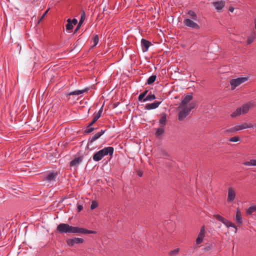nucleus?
<instances>
[{
	"label": "nucleus",
	"mask_w": 256,
	"mask_h": 256,
	"mask_svg": "<svg viewBox=\"0 0 256 256\" xmlns=\"http://www.w3.org/2000/svg\"><path fill=\"white\" fill-rule=\"evenodd\" d=\"M138 176H142V172H138Z\"/></svg>",
	"instance_id": "obj_46"
},
{
	"label": "nucleus",
	"mask_w": 256,
	"mask_h": 256,
	"mask_svg": "<svg viewBox=\"0 0 256 256\" xmlns=\"http://www.w3.org/2000/svg\"><path fill=\"white\" fill-rule=\"evenodd\" d=\"M212 4L218 12H220L225 6V2L224 0H220L213 2Z\"/></svg>",
	"instance_id": "obj_9"
},
{
	"label": "nucleus",
	"mask_w": 256,
	"mask_h": 256,
	"mask_svg": "<svg viewBox=\"0 0 256 256\" xmlns=\"http://www.w3.org/2000/svg\"><path fill=\"white\" fill-rule=\"evenodd\" d=\"M160 103L161 102H155L152 104H146V108L148 110L156 108L159 106Z\"/></svg>",
	"instance_id": "obj_13"
},
{
	"label": "nucleus",
	"mask_w": 256,
	"mask_h": 256,
	"mask_svg": "<svg viewBox=\"0 0 256 256\" xmlns=\"http://www.w3.org/2000/svg\"><path fill=\"white\" fill-rule=\"evenodd\" d=\"M254 104L251 102H247L241 107L238 108L230 116L232 118H236L240 114H243L247 113L248 110L253 107Z\"/></svg>",
	"instance_id": "obj_3"
},
{
	"label": "nucleus",
	"mask_w": 256,
	"mask_h": 256,
	"mask_svg": "<svg viewBox=\"0 0 256 256\" xmlns=\"http://www.w3.org/2000/svg\"><path fill=\"white\" fill-rule=\"evenodd\" d=\"M156 99V96L154 94H152L150 92L148 95H147L146 98L144 99L143 101H152Z\"/></svg>",
	"instance_id": "obj_22"
},
{
	"label": "nucleus",
	"mask_w": 256,
	"mask_h": 256,
	"mask_svg": "<svg viewBox=\"0 0 256 256\" xmlns=\"http://www.w3.org/2000/svg\"><path fill=\"white\" fill-rule=\"evenodd\" d=\"M88 91L87 88H85L82 90H76L68 94V96L71 95H80L83 94L84 92Z\"/></svg>",
	"instance_id": "obj_19"
},
{
	"label": "nucleus",
	"mask_w": 256,
	"mask_h": 256,
	"mask_svg": "<svg viewBox=\"0 0 256 256\" xmlns=\"http://www.w3.org/2000/svg\"><path fill=\"white\" fill-rule=\"evenodd\" d=\"M238 128L236 126L232 127L231 128H230L228 129H227L224 130V134H228L231 132H238Z\"/></svg>",
	"instance_id": "obj_24"
},
{
	"label": "nucleus",
	"mask_w": 256,
	"mask_h": 256,
	"mask_svg": "<svg viewBox=\"0 0 256 256\" xmlns=\"http://www.w3.org/2000/svg\"><path fill=\"white\" fill-rule=\"evenodd\" d=\"M148 92V90H145L144 92H143L142 93L140 94L139 95L138 98V100L141 101L142 100H144V99L146 96V94H147Z\"/></svg>",
	"instance_id": "obj_30"
},
{
	"label": "nucleus",
	"mask_w": 256,
	"mask_h": 256,
	"mask_svg": "<svg viewBox=\"0 0 256 256\" xmlns=\"http://www.w3.org/2000/svg\"><path fill=\"white\" fill-rule=\"evenodd\" d=\"M248 80V78L246 77L238 78L235 79H232L230 80V84L232 89L234 90L236 87L246 82Z\"/></svg>",
	"instance_id": "obj_5"
},
{
	"label": "nucleus",
	"mask_w": 256,
	"mask_h": 256,
	"mask_svg": "<svg viewBox=\"0 0 256 256\" xmlns=\"http://www.w3.org/2000/svg\"><path fill=\"white\" fill-rule=\"evenodd\" d=\"M114 152V148L111 146L104 148L96 152L93 156V160L98 162L101 160L104 156L107 155L112 156Z\"/></svg>",
	"instance_id": "obj_2"
},
{
	"label": "nucleus",
	"mask_w": 256,
	"mask_h": 256,
	"mask_svg": "<svg viewBox=\"0 0 256 256\" xmlns=\"http://www.w3.org/2000/svg\"><path fill=\"white\" fill-rule=\"evenodd\" d=\"M204 234H205V228H204V226H203L201 228L200 232L198 234V236L196 240V244H199L202 242L203 239L204 237Z\"/></svg>",
	"instance_id": "obj_10"
},
{
	"label": "nucleus",
	"mask_w": 256,
	"mask_h": 256,
	"mask_svg": "<svg viewBox=\"0 0 256 256\" xmlns=\"http://www.w3.org/2000/svg\"><path fill=\"white\" fill-rule=\"evenodd\" d=\"M141 44H142V51L144 52H146L148 51V48L151 45L150 42L149 41H148L144 39H142L141 40Z\"/></svg>",
	"instance_id": "obj_12"
},
{
	"label": "nucleus",
	"mask_w": 256,
	"mask_h": 256,
	"mask_svg": "<svg viewBox=\"0 0 256 256\" xmlns=\"http://www.w3.org/2000/svg\"><path fill=\"white\" fill-rule=\"evenodd\" d=\"M214 216L218 220L223 222L224 220L225 219L223 217H222V216H220V215L219 214H214Z\"/></svg>",
	"instance_id": "obj_33"
},
{
	"label": "nucleus",
	"mask_w": 256,
	"mask_h": 256,
	"mask_svg": "<svg viewBox=\"0 0 256 256\" xmlns=\"http://www.w3.org/2000/svg\"><path fill=\"white\" fill-rule=\"evenodd\" d=\"M166 115L165 114H162L161 118L159 120V123L161 126H164L166 124Z\"/></svg>",
	"instance_id": "obj_21"
},
{
	"label": "nucleus",
	"mask_w": 256,
	"mask_h": 256,
	"mask_svg": "<svg viewBox=\"0 0 256 256\" xmlns=\"http://www.w3.org/2000/svg\"><path fill=\"white\" fill-rule=\"evenodd\" d=\"M82 158L81 157L76 158L70 162V166H78L82 162Z\"/></svg>",
	"instance_id": "obj_15"
},
{
	"label": "nucleus",
	"mask_w": 256,
	"mask_h": 256,
	"mask_svg": "<svg viewBox=\"0 0 256 256\" xmlns=\"http://www.w3.org/2000/svg\"><path fill=\"white\" fill-rule=\"evenodd\" d=\"M71 22H72V24L76 25L77 24L78 21L76 18H74L72 20V21H71Z\"/></svg>",
	"instance_id": "obj_42"
},
{
	"label": "nucleus",
	"mask_w": 256,
	"mask_h": 256,
	"mask_svg": "<svg viewBox=\"0 0 256 256\" xmlns=\"http://www.w3.org/2000/svg\"><path fill=\"white\" fill-rule=\"evenodd\" d=\"M82 208H83V207H82V206H81V205H78V212L81 211V210H82Z\"/></svg>",
	"instance_id": "obj_43"
},
{
	"label": "nucleus",
	"mask_w": 256,
	"mask_h": 256,
	"mask_svg": "<svg viewBox=\"0 0 256 256\" xmlns=\"http://www.w3.org/2000/svg\"><path fill=\"white\" fill-rule=\"evenodd\" d=\"M222 223L228 228H229V227L234 228L235 229L234 232H236L237 228H236V226L234 224L231 222H230L228 220L226 219H224Z\"/></svg>",
	"instance_id": "obj_18"
},
{
	"label": "nucleus",
	"mask_w": 256,
	"mask_h": 256,
	"mask_svg": "<svg viewBox=\"0 0 256 256\" xmlns=\"http://www.w3.org/2000/svg\"><path fill=\"white\" fill-rule=\"evenodd\" d=\"M243 164L246 166H256V160H250V161L244 162Z\"/></svg>",
	"instance_id": "obj_25"
},
{
	"label": "nucleus",
	"mask_w": 256,
	"mask_h": 256,
	"mask_svg": "<svg viewBox=\"0 0 256 256\" xmlns=\"http://www.w3.org/2000/svg\"><path fill=\"white\" fill-rule=\"evenodd\" d=\"M195 106V102H192L189 104L188 106H182V108H180L182 109V110L179 112L178 120H182L185 118L186 116H188L190 110L194 108Z\"/></svg>",
	"instance_id": "obj_4"
},
{
	"label": "nucleus",
	"mask_w": 256,
	"mask_h": 256,
	"mask_svg": "<svg viewBox=\"0 0 256 256\" xmlns=\"http://www.w3.org/2000/svg\"><path fill=\"white\" fill-rule=\"evenodd\" d=\"M192 99V95H186L182 100L180 108H182V106H188V104L190 101Z\"/></svg>",
	"instance_id": "obj_11"
},
{
	"label": "nucleus",
	"mask_w": 256,
	"mask_h": 256,
	"mask_svg": "<svg viewBox=\"0 0 256 256\" xmlns=\"http://www.w3.org/2000/svg\"><path fill=\"white\" fill-rule=\"evenodd\" d=\"M256 211V206H252L246 210V215H250L254 212Z\"/></svg>",
	"instance_id": "obj_23"
},
{
	"label": "nucleus",
	"mask_w": 256,
	"mask_h": 256,
	"mask_svg": "<svg viewBox=\"0 0 256 256\" xmlns=\"http://www.w3.org/2000/svg\"><path fill=\"white\" fill-rule=\"evenodd\" d=\"M84 240L78 238H74L72 239H68L66 240L67 244L70 246H73L74 244H82Z\"/></svg>",
	"instance_id": "obj_8"
},
{
	"label": "nucleus",
	"mask_w": 256,
	"mask_h": 256,
	"mask_svg": "<svg viewBox=\"0 0 256 256\" xmlns=\"http://www.w3.org/2000/svg\"><path fill=\"white\" fill-rule=\"evenodd\" d=\"M85 18H86L85 13L84 12H83L81 15L80 20L79 22L80 24H82L83 23V22H84V20H85Z\"/></svg>",
	"instance_id": "obj_36"
},
{
	"label": "nucleus",
	"mask_w": 256,
	"mask_h": 256,
	"mask_svg": "<svg viewBox=\"0 0 256 256\" xmlns=\"http://www.w3.org/2000/svg\"><path fill=\"white\" fill-rule=\"evenodd\" d=\"M256 128V124L246 123V128Z\"/></svg>",
	"instance_id": "obj_35"
},
{
	"label": "nucleus",
	"mask_w": 256,
	"mask_h": 256,
	"mask_svg": "<svg viewBox=\"0 0 256 256\" xmlns=\"http://www.w3.org/2000/svg\"><path fill=\"white\" fill-rule=\"evenodd\" d=\"M236 198V190L232 187H230L228 188L227 202H230L234 200Z\"/></svg>",
	"instance_id": "obj_6"
},
{
	"label": "nucleus",
	"mask_w": 256,
	"mask_h": 256,
	"mask_svg": "<svg viewBox=\"0 0 256 256\" xmlns=\"http://www.w3.org/2000/svg\"><path fill=\"white\" fill-rule=\"evenodd\" d=\"M92 42H93V46H95L98 42V35H95L94 36Z\"/></svg>",
	"instance_id": "obj_32"
},
{
	"label": "nucleus",
	"mask_w": 256,
	"mask_h": 256,
	"mask_svg": "<svg viewBox=\"0 0 256 256\" xmlns=\"http://www.w3.org/2000/svg\"><path fill=\"white\" fill-rule=\"evenodd\" d=\"M240 138L238 136H234L230 138V141L232 142H236L239 140Z\"/></svg>",
	"instance_id": "obj_38"
},
{
	"label": "nucleus",
	"mask_w": 256,
	"mask_h": 256,
	"mask_svg": "<svg viewBox=\"0 0 256 256\" xmlns=\"http://www.w3.org/2000/svg\"><path fill=\"white\" fill-rule=\"evenodd\" d=\"M255 28L256 30V19L254 20Z\"/></svg>",
	"instance_id": "obj_47"
},
{
	"label": "nucleus",
	"mask_w": 256,
	"mask_h": 256,
	"mask_svg": "<svg viewBox=\"0 0 256 256\" xmlns=\"http://www.w3.org/2000/svg\"><path fill=\"white\" fill-rule=\"evenodd\" d=\"M238 130H240L246 129V122H242L240 124L236 125Z\"/></svg>",
	"instance_id": "obj_29"
},
{
	"label": "nucleus",
	"mask_w": 256,
	"mask_h": 256,
	"mask_svg": "<svg viewBox=\"0 0 256 256\" xmlns=\"http://www.w3.org/2000/svg\"><path fill=\"white\" fill-rule=\"evenodd\" d=\"M82 24H80V22L78 23V25L77 26V27L76 28V30H74V33H76L78 30V29L80 28V27L81 26Z\"/></svg>",
	"instance_id": "obj_41"
},
{
	"label": "nucleus",
	"mask_w": 256,
	"mask_h": 256,
	"mask_svg": "<svg viewBox=\"0 0 256 256\" xmlns=\"http://www.w3.org/2000/svg\"><path fill=\"white\" fill-rule=\"evenodd\" d=\"M102 112V108L99 110L98 112L95 114L94 116V118H93L92 121L89 124V126L92 125L94 123H95L100 118L101 113Z\"/></svg>",
	"instance_id": "obj_16"
},
{
	"label": "nucleus",
	"mask_w": 256,
	"mask_h": 256,
	"mask_svg": "<svg viewBox=\"0 0 256 256\" xmlns=\"http://www.w3.org/2000/svg\"><path fill=\"white\" fill-rule=\"evenodd\" d=\"M56 230L60 233H80L84 234H95L96 232L88 230L84 228L72 226L67 224H60L56 228Z\"/></svg>",
	"instance_id": "obj_1"
},
{
	"label": "nucleus",
	"mask_w": 256,
	"mask_h": 256,
	"mask_svg": "<svg viewBox=\"0 0 256 256\" xmlns=\"http://www.w3.org/2000/svg\"><path fill=\"white\" fill-rule=\"evenodd\" d=\"M252 41H253V40H252V38H248V44H251V43L252 42Z\"/></svg>",
	"instance_id": "obj_44"
},
{
	"label": "nucleus",
	"mask_w": 256,
	"mask_h": 256,
	"mask_svg": "<svg viewBox=\"0 0 256 256\" xmlns=\"http://www.w3.org/2000/svg\"><path fill=\"white\" fill-rule=\"evenodd\" d=\"M104 132V130H101L100 132L95 134L90 140V143L92 144L98 140Z\"/></svg>",
	"instance_id": "obj_17"
},
{
	"label": "nucleus",
	"mask_w": 256,
	"mask_h": 256,
	"mask_svg": "<svg viewBox=\"0 0 256 256\" xmlns=\"http://www.w3.org/2000/svg\"><path fill=\"white\" fill-rule=\"evenodd\" d=\"M164 128H162V126L161 128H160L157 129V130L156 132V136L157 137H159L162 134L164 133Z\"/></svg>",
	"instance_id": "obj_28"
},
{
	"label": "nucleus",
	"mask_w": 256,
	"mask_h": 256,
	"mask_svg": "<svg viewBox=\"0 0 256 256\" xmlns=\"http://www.w3.org/2000/svg\"><path fill=\"white\" fill-rule=\"evenodd\" d=\"M56 176H57V172L50 173L47 175V176L46 178V180L48 182H52V181H54L56 177Z\"/></svg>",
	"instance_id": "obj_14"
},
{
	"label": "nucleus",
	"mask_w": 256,
	"mask_h": 256,
	"mask_svg": "<svg viewBox=\"0 0 256 256\" xmlns=\"http://www.w3.org/2000/svg\"><path fill=\"white\" fill-rule=\"evenodd\" d=\"M68 24H66V30H70L72 28L73 26L71 22L70 19H68Z\"/></svg>",
	"instance_id": "obj_31"
},
{
	"label": "nucleus",
	"mask_w": 256,
	"mask_h": 256,
	"mask_svg": "<svg viewBox=\"0 0 256 256\" xmlns=\"http://www.w3.org/2000/svg\"><path fill=\"white\" fill-rule=\"evenodd\" d=\"M236 219L238 224H242V221L241 213L240 210L238 209L236 210Z\"/></svg>",
	"instance_id": "obj_20"
},
{
	"label": "nucleus",
	"mask_w": 256,
	"mask_h": 256,
	"mask_svg": "<svg viewBox=\"0 0 256 256\" xmlns=\"http://www.w3.org/2000/svg\"><path fill=\"white\" fill-rule=\"evenodd\" d=\"M184 24L185 26L192 28L198 29L200 28L199 26L196 23L190 18L185 19L184 21Z\"/></svg>",
	"instance_id": "obj_7"
},
{
	"label": "nucleus",
	"mask_w": 256,
	"mask_h": 256,
	"mask_svg": "<svg viewBox=\"0 0 256 256\" xmlns=\"http://www.w3.org/2000/svg\"><path fill=\"white\" fill-rule=\"evenodd\" d=\"M90 126H88L87 129L86 130V132L90 133V132H92L94 130V128H91Z\"/></svg>",
	"instance_id": "obj_39"
},
{
	"label": "nucleus",
	"mask_w": 256,
	"mask_h": 256,
	"mask_svg": "<svg viewBox=\"0 0 256 256\" xmlns=\"http://www.w3.org/2000/svg\"><path fill=\"white\" fill-rule=\"evenodd\" d=\"M188 14L192 18V20L196 21L197 20V16L196 14L192 10H190L188 12Z\"/></svg>",
	"instance_id": "obj_27"
},
{
	"label": "nucleus",
	"mask_w": 256,
	"mask_h": 256,
	"mask_svg": "<svg viewBox=\"0 0 256 256\" xmlns=\"http://www.w3.org/2000/svg\"><path fill=\"white\" fill-rule=\"evenodd\" d=\"M156 78V75L151 76L147 80L146 84H152L155 80Z\"/></svg>",
	"instance_id": "obj_26"
},
{
	"label": "nucleus",
	"mask_w": 256,
	"mask_h": 256,
	"mask_svg": "<svg viewBox=\"0 0 256 256\" xmlns=\"http://www.w3.org/2000/svg\"><path fill=\"white\" fill-rule=\"evenodd\" d=\"M229 10H230V12H234V8H232V7H230V8H229Z\"/></svg>",
	"instance_id": "obj_45"
},
{
	"label": "nucleus",
	"mask_w": 256,
	"mask_h": 256,
	"mask_svg": "<svg viewBox=\"0 0 256 256\" xmlns=\"http://www.w3.org/2000/svg\"><path fill=\"white\" fill-rule=\"evenodd\" d=\"M98 203L96 201H92L90 206V209L94 210L98 206Z\"/></svg>",
	"instance_id": "obj_37"
},
{
	"label": "nucleus",
	"mask_w": 256,
	"mask_h": 256,
	"mask_svg": "<svg viewBox=\"0 0 256 256\" xmlns=\"http://www.w3.org/2000/svg\"><path fill=\"white\" fill-rule=\"evenodd\" d=\"M49 9L47 10L44 13L42 14V16H41L40 20H39V22H40V21H41L44 18V16L46 15L47 13L48 12V11Z\"/></svg>",
	"instance_id": "obj_40"
},
{
	"label": "nucleus",
	"mask_w": 256,
	"mask_h": 256,
	"mask_svg": "<svg viewBox=\"0 0 256 256\" xmlns=\"http://www.w3.org/2000/svg\"><path fill=\"white\" fill-rule=\"evenodd\" d=\"M179 250V248H176L173 250H172L170 252L169 254L170 256L176 255L178 254Z\"/></svg>",
	"instance_id": "obj_34"
}]
</instances>
